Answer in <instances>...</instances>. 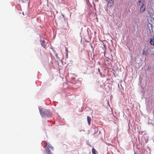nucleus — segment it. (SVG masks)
Segmentation results:
<instances>
[{
	"label": "nucleus",
	"mask_w": 154,
	"mask_h": 154,
	"mask_svg": "<svg viewBox=\"0 0 154 154\" xmlns=\"http://www.w3.org/2000/svg\"><path fill=\"white\" fill-rule=\"evenodd\" d=\"M87 121L89 125H90L91 123V119L89 116H88L87 117Z\"/></svg>",
	"instance_id": "obj_8"
},
{
	"label": "nucleus",
	"mask_w": 154,
	"mask_h": 154,
	"mask_svg": "<svg viewBox=\"0 0 154 154\" xmlns=\"http://www.w3.org/2000/svg\"><path fill=\"white\" fill-rule=\"evenodd\" d=\"M40 43L41 45L44 48H45L46 47V43L45 41L44 40H41L40 41Z\"/></svg>",
	"instance_id": "obj_4"
},
{
	"label": "nucleus",
	"mask_w": 154,
	"mask_h": 154,
	"mask_svg": "<svg viewBox=\"0 0 154 154\" xmlns=\"http://www.w3.org/2000/svg\"><path fill=\"white\" fill-rule=\"evenodd\" d=\"M39 111L42 117L49 118L52 116L51 113L47 109H39Z\"/></svg>",
	"instance_id": "obj_1"
},
{
	"label": "nucleus",
	"mask_w": 154,
	"mask_h": 154,
	"mask_svg": "<svg viewBox=\"0 0 154 154\" xmlns=\"http://www.w3.org/2000/svg\"><path fill=\"white\" fill-rule=\"evenodd\" d=\"M153 9L152 8H149L148 10V13L150 14V15L152 16L153 15L152 11Z\"/></svg>",
	"instance_id": "obj_6"
},
{
	"label": "nucleus",
	"mask_w": 154,
	"mask_h": 154,
	"mask_svg": "<svg viewBox=\"0 0 154 154\" xmlns=\"http://www.w3.org/2000/svg\"><path fill=\"white\" fill-rule=\"evenodd\" d=\"M144 51H143V52H142V54L143 55H144Z\"/></svg>",
	"instance_id": "obj_11"
},
{
	"label": "nucleus",
	"mask_w": 154,
	"mask_h": 154,
	"mask_svg": "<svg viewBox=\"0 0 154 154\" xmlns=\"http://www.w3.org/2000/svg\"><path fill=\"white\" fill-rule=\"evenodd\" d=\"M50 149H51V150H53L54 148L52 145L50 144H49L48 146L46 149V152L47 154H52L50 152Z\"/></svg>",
	"instance_id": "obj_2"
},
{
	"label": "nucleus",
	"mask_w": 154,
	"mask_h": 154,
	"mask_svg": "<svg viewBox=\"0 0 154 154\" xmlns=\"http://www.w3.org/2000/svg\"><path fill=\"white\" fill-rule=\"evenodd\" d=\"M47 145H48V144H47V143H46V146H47Z\"/></svg>",
	"instance_id": "obj_12"
},
{
	"label": "nucleus",
	"mask_w": 154,
	"mask_h": 154,
	"mask_svg": "<svg viewBox=\"0 0 154 154\" xmlns=\"http://www.w3.org/2000/svg\"><path fill=\"white\" fill-rule=\"evenodd\" d=\"M92 153L93 154H96V151L95 149L94 148H93L92 150Z\"/></svg>",
	"instance_id": "obj_9"
},
{
	"label": "nucleus",
	"mask_w": 154,
	"mask_h": 154,
	"mask_svg": "<svg viewBox=\"0 0 154 154\" xmlns=\"http://www.w3.org/2000/svg\"><path fill=\"white\" fill-rule=\"evenodd\" d=\"M114 0H109L108 4V6L109 7H111L113 3Z\"/></svg>",
	"instance_id": "obj_5"
},
{
	"label": "nucleus",
	"mask_w": 154,
	"mask_h": 154,
	"mask_svg": "<svg viewBox=\"0 0 154 154\" xmlns=\"http://www.w3.org/2000/svg\"><path fill=\"white\" fill-rule=\"evenodd\" d=\"M145 7H146V6L144 5V4L142 3L141 5V7L140 8V13H142L143 12H144V11L145 10Z\"/></svg>",
	"instance_id": "obj_3"
},
{
	"label": "nucleus",
	"mask_w": 154,
	"mask_h": 154,
	"mask_svg": "<svg viewBox=\"0 0 154 154\" xmlns=\"http://www.w3.org/2000/svg\"><path fill=\"white\" fill-rule=\"evenodd\" d=\"M23 15H24V12H23Z\"/></svg>",
	"instance_id": "obj_13"
},
{
	"label": "nucleus",
	"mask_w": 154,
	"mask_h": 154,
	"mask_svg": "<svg viewBox=\"0 0 154 154\" xmlns=\"http://www.w3.org/2000/svg\"><path fill=\"white\" fill-rule=\"evenodd\" d=\"M149 42L152 45H154V38H151L150 39Z\"/></svg>",
	"instance_id": "obj_7"
},
{
	"label": "nucleus",
	"mask_w": 154,
	"mask_h": 154,
	"mask_svg": "<svg viewBox=\"0 0 154 154\" xmlns=\"http://www.w3.org/2000/svg\"><path fill=\"white\" fill-rule=\"evenodd\" d=\"M143 0H140V1H139V3H143Z\"/></svg>",
	"instance_id": "obj_10"
}]
</instances>
